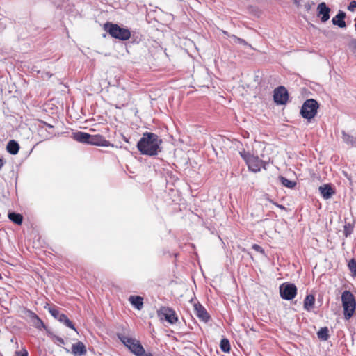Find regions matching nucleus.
Here are the masks:
<instances>
[{"mask_svg": "<svg viewBox=\"0 0 356 356\" xmlns=\"http://www.w3.org/2000/svg\"><path fill=\"white\" fill-rule=\"evenodd\" d=\"M47 334L51 337L53 341L59 346L65 344V341L63 338L54 334L50 330H47Z\"/></svg>", "mask_w": 356, "mask_h": 356, "instance_id": "26", "label": "nucleus"}, {"mask_svg": "<svg viewBox=\"0 0 356 356\" xmlns=\"http://www.w3.org/2000/svg\"><path fill=\"white\" fill-rule=\"evenodd\" d=\"M315 304V297L312 294H308L306 296L304 302H303V308L306 311L310 312L314 306Z\"/></svg>", "mask_w": 356, "mask_h": 356, "instance_id": "19", "label": "nucleus"}, {"mask_svg": "<svg viewBox=\"0 0 356 356\" xmlns=\"http://www.w3.org/2000/svg\"><path fill=\"white\" fill-rule=\"evenodd\" d=\"M341 301L344 316L346 319H349L355 310L356 302L354 296L350 291H344L341 295Z\"/></svg>", "mask_w": 356, "mask_h": 356, "instance_id": "4", "label": "nucleus"}, {"mask_svg": "<svg viewBox=\"0 0 356 356\" xmlns=\"http://www.w3.org/2000/svg\"><path fill=\"white\" fill-rule=\"evenodd\" d=\"M249 170L254 172H258L261 168L266 169V165L267 163L261 160L258 156H252L246 163Z\"/></svg>", "mask_w": 356, "mask_h": 356, "instance_id": "9", "label": "nucleus"}, {"mask_svg": "<svg viewBox=\"0 0 356 356\" xmlns=\"http://www.w3.org/2000/svg\"><path fill=\"white\" fill-rule=\"evenodd\" d=\"M317 336L321 341H327L329 339V330L327 327H321L317 332Z\"/></svg>", "mask_w": 356, "mask_h": 356, "instance_id": "25", "label": "nucleus"}, {"mask_svg": "<svg viewBox=\"0 0 356 356\" xmlns=\"http://www.w3.org/2000/svg\"><path fill=\"white\" fill-rule=\"evenodd\" d=\"M289 99V93L284 86H280L274 90L273 99L276 104L284 105Z\"/></svg>", "mask_w": 356, "mask_h": 356, "instance_id": "7", "label": "nucleus"}, {"mask_svg": "<svg viewBox=\"0 0 356 356\" xmlns=\"http://www.w3.org/2000/svg\"><path fill=\"white\" fill-rule=\"evenodd\" d=\"M47 76H51V74H49V73H47Z\"/></svg>", "mask_w": 356, "mask_h": 356, "instance_id": "41", "label": "nucleus"}, {"mask_svg": "<svg viewBox=\"0 0 356 356\" xmlns=\"http://www.w3.org/2000/svg\"><path fill=\"white\" fill-rule=\"evenodd\" d=\"M130 303L137 309L140 310L143 306V298L139 296H131L129 298Z\"/></svg>", "mask_w": 356, "mask_h": 356, "instance_id": "21", "label": "nucleus"}, {"mask_svg": "<svg viewBox=\"0 0 356 356\" xmlns=\"http://www.w3.org/2000/svg\"><path fill=\"white\" fill-rule=\"evenodd\" d=\"M44 308L47 309L51 315L60 323L66 316L65 314L60 313L58 307L55 305L50 306L47 305V306H45Z\"/></svg>", "mask_w": 356, "mask_h": 356, "instance_id": "17", "label": "nucleus"}, {"mask_svg": "<svg viewBox=\"0 0 356 356\" xmlns=\"http://www.w3.org/2000/svg\"><path fill=\"white\" fill-rule=\"evenodd\" d=\"M194 310L195 315L200 321L204 323H207L209 321L210 315L200 302L194 304Z\"/></svg>", "mask_w": 356, "mask_h": 356, "instance_id": "10", "label": "nucleus"}, {"mask_svg": "<svg viewBox=\"0 0 356 356\" xmlns=\"http://www.w3.org/2000/svg\"><path fill=\"white\" fill-rule=\"evenodd\" d=\"M356 8V1H352L348 6V10L350 11H354L355 10V8Z\"/></svg>", "mask_w": 356, "mask_h": 356, "instance_id": "36", "label": "nucleus"}, {"mask_svg": "<svg viewBox=\"0 0 356 356\" xmlns=\"http://www.w3.org/2000/svg\"><path fill=\"white\" fill-rule=\"evenodd\" d=\"M240 155L246 163L248 162L249 159L253 156L245 151L241 152Z\"/></svg>", "mask_w": 356, "mask_h": 356, "instance_id": "32", "label": "nucleus"}, {"mask_svg": "<svg viewBox=\"0 0 356 356\" xmlns=\"http://www.w3.org/2000/svg\"><path fill=\"white\" fill-rule=\"evenodd\" d=\"M159 316L170 324H174L178 321L175 312L170 307H162L159 312Z\"/></svg>", "mask_w": 356, "mask_h": 356, "instance_id": "8", "label": "nucleus"}, {"mask_svg": "<svg viewBox=\"0 0 356 356\" xmlns=\"http://www.w3.org/2000/svg\"><path fill=\"white\" fill-rule=\"evenodd\" d=\"M104 29L112 37L120 40H127L131 37L129 29L120 26L117 24L106 22Z\"/></svg>", "mask_w": 356, "mask_h": 356, "instance_id": "3", "label": "nucleus"}, {"mask_svg": "<svg viewBox=\"0 0 356 356\" xmlns=\"http://www.w3.org/2000/svg\"><path fill=\"white\" fill-rule=\"evenodd\" d=\"M63 323L66 327H70L75 331H76L74 325L72 323V322L68 318V317L66 316L63 320L61 322Z\"/></svg>", "mask_w": 356, "mask_h": 356, "instance_id": "31", "label": "nucleus"}, {"mask_svg": "<svg viewBox=\"0 0 356 356\" xmlns=\"http://www.w3.org/2000/svg\"><path fill=\"white\" fill-rule=\"evenodd\" d=\"M314 5V2H312V3H307L305 5V9L309 11L311 8H312V6Z\"/></svg>", "mask_w": 356, "mask_h": 356, "instance_id": "37", "label": "nucleus"}, {"mask_svg": "<svg viewBox=\"0 0 356 356\" xmlns=\"http://www.w3.org/2000/svg\"><path fill=\"white\" fill-rule=\"evenodd\" d=\"M318 108L319 104L316 99H308L302 105L300 115L303 118L310 120L315 117Z\"/></svg>", "mask_w": 356, "mask_h": 356, "instance_id": "5", "label": "nucleus"}, {"mask_svg": "<svg viewBox=\"0 0 356 356\" xmlns=\"http://www.w3.org/2000/svg\"><path fill=\"white\" fill-rule=\"evenodd\" d=\"M355 29H356V23L355 24Z\"/></svg>", "mask_w": 356, "mask_h": 356, "instance_id": "44", "label": "nucleus"}, {"mask_svg": "<svg viewBox=\"0 0 356 356\" xmlns=\"http://www.w3.org/2000/svg\"><path fill=\"white\" fill-rule=\"evenodd\" d=\"M277 207H279L281 209H284V206H282V205H277Z\"/></svg>", "mask_w": 356, "mask_h": 356, "instance_id": "40", "label": "nucleus"}, {"mask_svg": "<svg viewBox=\"0 0 356 356\" xmlns=\"http://www.w3.org/2000/svg\"><path fill=\"white\" fill-rule=\"evenodd\" d=\"M4 162L2 159H0V169L3 166Z\"/></svg>", "mask_w": 356, "mask_h": 356, "instance_id": "38", "label": "nucleus"}, {"mask_svg": "<svg viewBox=\"0 0 356 356\" xmlns=\"http://www.w3.org/2000/svg\"><path fill=\"white\" fill-rule=\"evenodd\" d=\"M72 137L77 142L88 144V140L90 138V134L85 132L77 131L73 133Z\"/></svg>", "mask_w": 356, "mask_h": 356, "instance_id": "18", "label": "nucleus"}, {"mask_svg": "<svg viewBox=\"0 0 356 356\" xmlns=\"http://www.w3.org/2000/svg\"><path fill=\"white\" fill-rule=\"evenodd\" d=\"M8 218L14 223L19 225H22L23 222V216L22 214L16 213V212H9L8 213Z\"/></svg>", "mask_w": 356, "mask_h": 356, "instance_id": "24", "label": "nucleus"}, {"mask_svg": "<svg viewBox=\"0 0 356 356\" xmlns=\"http://www.w3.org/2000/svg\"><path fill=\"white\" fill-rule=\"evenodd\" d=\"M15 356H29V353L26 349H23L22 350L16 351Z\"/></svg>", "mask_w": 356, "mask_h": 356, "instance_id": "34", "label": "nucleus"}, {"mask_svg": "<svg viewBox=\"0 0 356 356\" xmlns=\"http://www.w3.org/2000/svg\"><path fill=\"white\" fill-rule=\"evenodd\" d=\"M280 181L284 186H285L288 188H291V189L293 188L296 185V181H291V180L288 179L287 178L282 177V176L280 177Z\"/></svg>", "mask_w": 356, "mask_h": 356, "instance_id": "27", "label": "nucleus"}, {"mask_svg": "<svg viewBox=\"0 0 356 356\" xmlns=\"http://www.w3.org/2000/svg\"><path fill=\"white\" fill-rule=\"evenodd\" d=\"M108 141L101 135H90L88 144L97 146H108Z\"/></svg>", "mask_w": 356, "mask_h": 356, "instance_id": "13", "label": "nucleus"}, {"mask_svg": "<svg viewBox=\"0 0 356 356\" xmlns=\"http://www.w3.org/2000/svg\"><path fill=\"white\" fill-rule=\"evenodd\" d=\"M294 3L296 5H299V1L298 0H293Z\"/></svg>", "mask_w": 356, "mask_h": 356, "instance_id": "39", "label": "nucleus"}, {"mask_svg": "<svg viewBox=\"0 0 356 356\" xmlns=\"http://www.w3.org/2000/svg\"><path fill=\"white\" fill-rule=\"evenodd\" d=\"M353 230V225L350 223H346L343 226V234L346 237L350 236Z\"/></svg>", "mask_w": 356, "mask_h": 356, "instance_id": "29", "label": "nucleus"}, {"mask_svg": "<svg viewBox=\"0 0 356 356\" xmlns=\"http://www.w3.org/2000/svg\"><path fill=\"white\" fill-rule=\"evenodd\" d=\"M47 76H51V74H49V73H47Z\"/></svg>", "mask_w": 356, "mask_h": 356, "instance_id": "43", "label": "nucleus"}, {"mask_svg": "<svg viewBox=\"0 0 356 356\" xmlns=\"http://www.w3.org/2000/svg\"><path fill=\"white\" fill-rule=\"evenodd\" d=\"M162 140L158 135L151 132H145L137 143L138 150L143 155L156 156L161 151Z\"/></svg>", "mask_w": 356, "mask_h": 356, "instance_id": "1", "label": "nucleus"}, {"mask_svg": "<svg viewBox=\"0 0 356 356\" xmlns=\"http://www.w3.org/2000/svg\"><path fill=\"white\" fill-rule=\"evenodd\" d=\"M234 38L235 42L238 43L240 44H243V45H248L247 42L245 41L243 39L238 38L236 36H234Z\"/></svg>", "mask_w": 356, "mask_h": 356, "instance_id": "35", "label": "nucleus"}, {"mask_svg": "<svg viewBox=\"0 0 356 356\" xmlns=\"http://www.w3.org/2000/svg\"><path fill=\"white\" fill-rule=\"evenodd\" d=\"M26 314L27 316L31 319L33 325L35 328L38 330L44 329L46 331L47 330H49L44 325V322L38 317L35 313L29 309L27 310Z\"/></svg>", "mask_w": 356, "mask_h": 356, "instance_id": "11", "label": "nucleus"}, {"mask_svg": "<svg viewBox=\"0 0 356 356\" xmlns=\"http://www.w3.org/2000/svg\"><path fill=\"white\" fill-rule=\"evenodd\" d=\"M220 347L222 352L229 353L230 351L229 341L226 338H223L220 341Z\"/></svg>", "mask_w": 356, "mask_h": 356, "instance_id": "28", "label": "nucleus"}, {"mask_svg": "<svg viewBox=\"0 0 356 356\" xmlns=\"http://www.w3.org/2000/svg\"><path fill=\"white\" fill-rule=\"evenodd\" d=\"M54 129V126L45 122H42V125L39 129L40 132H42L43 131H46L47 132V135L44 136V139H48L54 136V133L52 131Z\"/></svg>", "mask_w": 356, "mask_h": 356, "instance_id": "20", "label": "nucleus"}, {"mask_svg": "<svg viewBox=\"0 0 356 356\" xmlns=\"http://www.w3.org/2000/svg\"><path fill=\"white\" fill-rule=\"evenodd\" d=\"M348 266L349 270L353 273V275L356 276V260L354 259H350Z\"/></svg>", "mask_w": 356, "mask_h": 356, "instance_id": "30", "label": "nucleus"}, {"mask_svg": "<svg viewBox=\"0 0 356 356\" xmlns=\"http://www.w3.org/2000/svg\"><path fill=\"white\" fill-rule=\"evenodd\" d=\"M317 10L318 15H322L321 22H325L330 19V9L325 2L318 4Z\"/></svg>", "mask_w": 356, "mask_h": 356, "instance_id": "12", "label": "nucleus"}, {"mask_svg": "<svg viewBox=\"0 0 356 356\" xmlns=\"http://www.w3.org/2000/svg\"><path fill=\"white\" fill-rule=\"evenodd\" d=\"M0 356H3V355L0 353Z\"/></svg>", "mask_w": 356, "mask_h": 356, "instance_id": "45", "label": "nucleus"}, {"mask_svg": "<svg viewBox=\"0 0 356 356\" xmlns=\"http://www.w3.org/2000/svg\"><path fill=\"white\" fill-rule=\"evenodd\" d=\"M318 189L321 196L325 200L331 198L334 193V191L330 184H323Z\"/></svg>", "mask_w": 356, "mask_h": 356, "instance_id": "16", "label": "nucleus"}, {"mask_svg": "<svg viewBox=\"0 0 356 356\" xmlns=\"http://www.w3.org/2000/svg\"><path fill=\"white\" fill-rule=\"evenodd\" d=\"M6 149L10 154L15 155L19 150V145L15 140H10L7 144Z\"/></svg>", "mask_w": 356, "mask_h": 356, "instance_id": "22", "label": "nucleus"}, {"mask_svg": "<svg viewBox=\"0 0 356 356\" xmlns=\"http://www.w3.org/2000/svg\"><path fill=\"white\" fill-rule=\"evenodd\" d=\"M47 76H51V74H49V73H47Z\"/></svg>", "mask_w": 356, "mask_h": 356, "instance_id": "42", "label": "nucleus"}, {"mask_svg": "<svg viewBox=\"0 0 356 356\" xmlns=\"http://www.w3.org/2000/svg\"><path fill=\"white\" fill-rule=\"evenodd\" d=\"M346 15V13L339 10V13L332 18V22L334 25H337L340 28L346 27L345 17Z\"/></svg>", "mask_w": 356, "mask_h": 356, "instance_id": "15", "label": "nucleus"}, {"mask_svg": "<svg viewBox=\"0 0 356 356\" xmlns=\"http://www.w3.org/2000/svg\"><path fill=\"white\" fill-rule=\"evenodd\" d=\"M342 138L344 143L352 147H356V138L351 136L344 131H342Z\"/></svg>", "mask_w": 356, "mask_h": 356, "instance_id": "23", "label": "nucleus"}, {"mask_svg": "<svg viewBox=\"0 0 356 356\" xmlns=\"http://www.w3.org/2000/svg\"><path fill=\"white\" fill-rule=\"evenodd\" d=\"M280 293L282 299L291 300L297 293V287L292 283H284L280 286Z\"/></svg>", "mask_w": 356, "mask_h": 356, "instance_id": "6", "label": "nucleus"}, {"mask_svg": "<svg viewBox=\"0 0 356 356\" xmlns=\"http://www.w3.org/2000/svg\"><path fill=\"white\" fill-rule=\"evenodd\" d=\"M123 344L136 356H153L151 353H146L140 342L136 339L127 337L122 334L118 335Z\"/></svg>", "mask_w": 356, "mask_h": 356, "instance_id": "2", "label": "nucleus"}, {"mask_svg": "<svg viewBox=\"0 0 356 356\" xmlns=\"http://www.w3.org/2000/svg\"><path fill=\"white\" fill-rule=\"evenodd\" d=\"M252 249L258 252L264 254V250L258 244H254L252 245Z\"/></svg>", "mask_w": 356, "mask_h": 356, "instance_id": "33", "label": "nucleus"}, {"mask_svg": "<svg viewBox=\"0 0 356 356\" xmlns=\"http://www.w3.org/2000/svg\"><path fill=\"white\" fill-rule=\"evenodd\" d=\"M87 353L86 347L81 341H78L72 346V353L74 356H84Z\"/></svg>", "mask_w": 356, "mask_h": 356, "instance_id": "14", "label": "nucleus"}]
</instances>
